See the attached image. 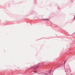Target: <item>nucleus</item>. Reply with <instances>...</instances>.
<instances>
[{
  "mask_svg": "<svg viewBox=\"0 0 75 75\" xmlns=\"http://www.w3.org/2000/svg\"><path fill=\"white\" fill-rule=\"evenodd\" d=\"M39 66H35L34 67V68H38Z\"/></svg>",
  "mask_w": 75,
  "mask_h": 75,
  "instance_id": "1",
  "label": "nucleus"
},
{
  "mask_svg": "<svg viewBox=\"0 0 75 75\" xmlns=\"http://www.w3.org/2000/svg\"><path fill=\"white\" fill-rule=\"evenodd\" d=\"M34 72H35V73H36L37 72V71L36 70H35V71H34Z\"/></svg>",
  "mask_w": 75,
  "mask_h": 75,
  "instance_id": "2",
  "label": "nucleus"
},
{
  "mask_svg": "<svg viewBox=\"0 0 75 75\" xmlns=\"http://www.w3.org/2000/svg\"><path fill=\"white\" fill-rule=\"evenodd\" d=\"M45 20H49V19H45Z\"/></svg>",
  "mask_w": 75,
  "mask_h": 75,
  "instance_id": "3",
  "label": "nucleus"
}]
</instances>
